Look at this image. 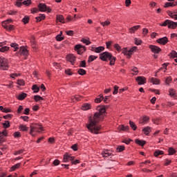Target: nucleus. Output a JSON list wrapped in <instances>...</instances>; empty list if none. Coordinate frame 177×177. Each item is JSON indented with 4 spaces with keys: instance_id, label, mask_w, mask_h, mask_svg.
<instances>
[{
    "instance_id": "1",
    "label": "nucleus",
    "mask_w": 177,
    "mask_h": 177,
    "mask_svg": "<svg viewBox=\"0 0 177 177\" xmlns=\"http://www.w3.org/2000/svg\"><path fill=\"white\" fill-rule=\"evenodd\" d=\"M97 110L93 115V116H90L88 118L89 124H87V128L91 131V133H95L97 135L99 131L102 129V125L97 124L100 121L104 120V117H107V112L106 110V105H100L96 108Z\"/></svg>"
},
{
    "instance_id": "2",
    "label": "nucleus",
    "mask_w": 177,
    "mask_h": 177,
    "mask_svg": "<svg viewBox=\"0 0 177 177\" xmlns=\"http://www.w3.org/2000/svg\"><path fill=\"white\" fill-rule=\"evenodd\" d=\"M100 59L102 62H109V66H114L115 64V60H117V58L113 56L111 53L107 51L100 53Z\"/></svg>"
},
{
    "instance_id": "3",
    "label": "nucleus",
    "mask_w": 177,
    "mask_h": 177,
    "mask_svg": "<svg viewBox=\"0 0 177 177\" xmlns=\"http://www.w3.org/2000/svg\"><path fill=\"white\" fill-rule=\"evenodd\" d=\"M43 131H44V127H42V125L39 124H30V135H31V136H35V134H34V132H42Z\"/></svg>"
},
{
    "instance_id": "4",
    "label": "nucleus",
    "mask_w": 177,
    "mask_h": 177,
    "mask_svg": "<svg viewBox=\"0 0 177 177\" xmlns=\"http://www.w3.org/2000/svg\"><path fill=\"white\" fill-rule=\"evenodd\" d=\"M8 59H5V57H0V70H8Z\"/></svg>"
},
{
    "instance_id": "5",
    "label": "nucleus",
    "mask_w": 177,
    "mask_h": 177,
    "mask_svg": "<svg viewBox=\"0 0 177 177\" xmlns=\"http://www.w3.org/2000/svg\"><path fill=\"white\" fill-rule=\"evenodd\" d=\"M74 50L77 52V55H82V53H85V52H86V47L81 44H76L75 46Z\"/></svg>"
},
{
    "instance_id": "6",
    "label": "nucleus",
    "mask_w": 177,
    "mask_h": 177,
    "mask_svg": "<svg viewBox=\"0 0 177 177\" xmlns=\"http://www.w3.org/2000/svg\"><path fill=\"white\" fill-rule=\"evenodd\" d=\"M37 8L39 12H47L48 13H50V12H52V9L46 6V4L43 3H39Z\"/></svg>"
},
{
    "instance_id": "7",
    "label": "nucleus",
    "mask_w": 177,
    "mask_h": 177,
    "mask_svg": "<svg viewBox=\"0 0 177 177\" xmlns=\"http://www.w3.org/2000/svg\"><path fill=\"white\" fill-rule=\"evenodd\" d=\"M149 48L151 50V52H152V53H154V55H158L160 53V52L162 51L161 48L156 45H149Z\"/></svg>"
},
{
    "instance_id": "8",
    "label": "nucleus",
    "mask_w": 177,
    "mask_h": 177,
    "mask_svg": "<svg viewBox=\"0 0 177 177\" xmlns=\"http://www.w3.org/2000/svg\"><path fill=\"white\" fill-rule=\"evenodd\" d=\"M136 80L137 81L138 85H145V84L147 82L146 77L143 76H138Z\"/></svg>"
},
{
    "instance_id": "9",
    "label": "nucleus",
    "mask_w": 177,
    "mask_h": 177,
    "mask_svg": "<svg viewBox=\"0 0 177 177\" xmlns=\"http://www.w3.org/2000/svg\"><path fill=\"white\" fill-rule=\"evenodd\" d=\"M157 44H159V45H167L168 44V37L167 36L159 38L156 40Z\"/></svg>"
},
{
    "instance_id": "10",
    "label": "nucleus",
    "mask_w": 177,
    "mask_h": 177,
    "mask_svg": "<svg viewBox=\"0 0 177 177\" xmlns=\"http://www.w3.org/2000/svg\"><path fill=\"white\" fill-rule=\"evenodd\" d=\"M19 53L23 56H28V50L26 46H22L19 48Z\"/></svg>"
},
{
    "instance_id": "11",
    "label": "nucleus",
    "mask_w": 177,
    "mask_h": 177,
    "mask_svg": "<svg viewBox=\"0 0 177 177\" xmlns=\"http://www.w3.org/2000/svg\"><path fill=\"white\" fill-rule=\"evenodd\" d=\"M75 56H74V55L73 54H68L66 56V60L67 62H69L70 63H71L72 66H74V64H75Z\"/></svg>"
},
{
    "instance_id": "12",
    "label": "nucleus",
    "mask_w": 177,
    "mask_h": 177,
    "mask_svg": "<svg viewBox=\"0 0 177 177\" xmlns=\"http://www.w3.org/2000/svg\"><path fill=\"white\" fill-rule=\"evenodd\" d=\"M3 136H8V131H6V129L3 130L2 132L0 131V144L5 142V138H3Z\"/></svg>"
},
{
    "instance_id": "13",
    "label": "nucleus",
    "mask_w": 177,
    "mask_h": 177,
    "mask_svg": "<svg viewBox=\"0 0 177 177\" xmlns=\"http://www.w3.org/2000/svg\"><path fill=\"white\" fill-rule=\"evenodd\" d=\"M12 21H13V20H12V19H8L6 21H2L1 22V26H2L3 28H5V30H6L8 27V25L9 24V23H12Z\"/></svg>"
},
{
    "instance_id": "14",
    "label": "nucleus",
    "mask_w": 177,
    "mask_h": 177,
    "mask_svg": "<svg viewBox=\"0 0 177 177\" xmlns=\"http://www.w3.org/2000/svg\"><path fill=\"white\" fill-rule=\"evenodd\" d=\"M56 21L57 23L59 22V23H62L63 24L66 23V21H64V17H63V15H56Z\"/></svg>"
},
{
    "instance_id": "15",
    "label": "nucleus",
    "mask_w": 177,
    "mask_h": 177,
    "mask_svg": "<svg viewBox=\"0 0 177 177\" xmlns=\"http://www.w3.org/2000/svg\"><path fill=\"white\" fill-rule=\"evenodd\" d=\"M139 28H140V25H137L130 28L129 32L130 34H135V32L138 31Z\"/></svg>"
},
{
    "instance_id": "16",
    "label": "nucleus",
    "mask_w": 177,
    "mask_h": 177,
    "mask_svg": "<svg viewBox=\"0 0 177 177\" xmlns=\"http://www.w3.org/2000/svg\"><path fill=\"white\" fill-rule=\"evenodd\" d=\"M136 49H138V47L133 46L131 48L129 49V50H128L127 59H131V56H132V54L133 53V52H135V50H136Z\"/></svg>"
},
{
    "instance_id": "17",
    "label": "nucleus",
    "mask_w": 177,
    "mask_h": 177,
    "mask_svg": "<svg viewBox=\"0 0 177 177\" xmlns=\"http://www.w3.org/2000/svg\"><path fill=\"white\" fill-rule=\"evenodd\" d=\"M92 109V105L88 103H84L82 106V110L86 111V110H91Z\"/></svg>"
},
{
    "instance_id": "18",
    "label": "nucleus",
    "mask_w": 177,
    "mask_h": 177,
    "mask_svg": "<svg viewBox=\"0 0 177 177\" xmlns=\"http://www.w3.org/2000/svg\"><path fill=\"white\" fill-rule=\"evenodd\" d=\"M135 143L136 145H138V146H141V147H143V146H145V145H146V140L136 139L135 140Z\"/></svg>"
},
{
    "instance_id": "19",
    "label": "nucleus",
    "mask_w": 177,
    "mask_h": 177,
    "mask_svg": "<svg viewBox=\"0 0 177 177\" xmlns=\"http://www.w3.org/2000/svg\"><path fill=\"white\" fill-rule=\"evenodd\" d=\"M142 132L145 133V135H146L147 136H149V135H150V132H151V127H145L142 129Z\"/></svg>"
},
{
    "instance_id": "20",
    "label": "nucleus",
    "mask_w": 177,
    "mask_h": 177,
    "mask_svg": "<svg viewBox=\"0 0 177 177\" xmlns=\"http://www.w3.org/2000/svg\"><path fill=\"white\" fill-rule=\"evenodd\" d=\"M118 129L120 131H123L124 132H127L129 131V126H124V124H120L118 127Z\"/></svg>"
},
{
    "instance_id": "21",
    "label": "nucleus",
    "mask_w": 177,
    "mask_h": 177,
    "mask_svg": "<svg viewBox=\"0 0 177 177\" xmlns=\"http://www.w3.org/2000/svg\"><path fill=\"white\" fill-rule=\"evenodd\" d=\"M46 17V16H45V14H41L40 15L39 17H35L36 23H39V21H42V20H45Z\"/></svg>"
},
{
    "instance_id": "22",
    "label": "nucleus",
    "mask_w": 177,
    "mask_h": 177,
    "mask_svg": "<svg viewBox=\"0 0 177 177\" xmlns=\"http://www.w3.org/2000/svg\"><path fill=\"white\" fill-rule=\"evenodd\" d=\"M26 97H27V93H21L17 97V99H18V100H24Z\"/></svg>"
},
{
    "instance_id": "23",
    "label": "nucleus",
    "mask_w": 177,
    "mask_h": 177,
    "mask_svg": "<svg viewBox=\"0 0 177 177\" xmlns=\"http://www.w3.org/2000/svg\"><path fill=\"white\" fill-rule=\"evenodd\" d=\"M151 82L153 84V85H160V80L156 78V77H152L151 78Z\"/></svg>"
},
{
    "instance_id": "24",
    "label": "nucleus",
    "mask_w": 177,
    "mask_h": 177,
    "mask_svg": "<svg viewBox=\"0 0 177 177\" xmlns=\"http://www.w3.org/2000/svg\"><path fill=\"white\" fill-rule=\"evenodd\" d=\"M103 99H104V97H103L102 94H100L98 95V97L95 99V103H102V102H103Z\"/></svg>"
},
{
    "instance_id": "25",
    "label": "nucleus",
    "mask_w": 177,
    "mask_h": 177,
    "mask_svg": "<svg viewBox=\"0 0 177 177\" xmlns=\"http://www.w3.org/2000/svg\"><path fill=\"white\" fill-rule=\"evenodd\" d=\"M177 27V22H174V21H170V24L168 26V28H171L172 30H175Z\"/></svg>"
},
{
    "instance_id": "26",
    "label": "nucleus",
    "mask_w": 177,
    "mask_h": 177,
    "mask_svg": "<svg viewBox=\"0 0 177 177\" xmlns=\"http://www.w3.org/2000/svg\"><path fill=\"white\" fill-rule=\"evenodd\" d=\"M176 154V150L174 147H169L168 149V156H174Z\"/></svg>"
},
{
    "instance_id": "27",
    "label": "nucleus",
    "mask_w": 177,
    "mask_h": 177,
    "mask_svg": "<svg viewBox=\"0 0 177 177\" xmlns=\"http://www.w3.org/2000/svg\"><path fill=\"white\" fill-rule=\"evenodd\" d=\"M168 56H169L170 59H175L177 57V53L174 50H172Z\"/></svg>"
},
{
    "instance_id": "28",
    "label": "nucleus",
    "mask_w": 177,
    "mask_h": 177,
    "mask_svg": "<svg viewBox=\"0 0 177 177\" xmlns=\"http://www.w3.org/2000/svg\"><path fill=\"white\" fill-rule=\"evenodd\" d=\"M21 21L24 24H28V23H30V17L28 15L24 16Z\"/></svg>"
},
{
    "instance_id": "29",
    "label": "nucleus",
    "mask_w": 177,
    "mask_h": 177,
    "mask_svg": "<svg viewBox=\"0 0 177 177\" xmlns=\"http://www.w3.org/2000/svg\"><path fill=\"white\" fill-rule=\"evenodd\" d=\"M104 50V46H98L95 48V53H102Z\"/></svg>"
},
{
    "instance_id": "30",
    "label": "nucleus",
    "mask_w": 177,
    "mask_h": 177,
    "mask_svg": "<svg viewBox=\"0 0 177 177\" xmlns=\"http://www.w3.org/2000/svg\"><path fill=\"white\" fill-rule=\"evenodd\" d=\"M129 125L131 129H133V131H136V129H138V126H136V124H135L131 120H129Z\"/></svg>"
},
{
    "instance_id": "31",
    "label": "nucleus",
    "mask_w": 177,
    "mask_h": 177,
    "mask_svg": "<svg viewBox=\"0 0 177 177\" xmlns=\"http://www.w3.org/2000/svg\"><path fill=\"white\" fill-rule=\"evenodd\" d=\"M171 24V20L166 19L162 24H160V26L161 27H167V26H169Z\"/></svg>"
},
{
    "instance_id": "32",
    "label": "nucleus",
    "mask_w": 177,
    "mask_h": 177,
    "mask_svg": "<svg viewBox=\"0 0 177 177\" xmlns=\"http://www.w3.org/2000/svg\"><path fill=\"white\" fill-rule=\"evenodd\" d=\"M163 154H164V151H161V150H156L153 153L154 157H158V156H163Z\"/></svg>"
},
{
    "instance_id": "33",
    "label": "nucleus",
    "mask_w": 177,
    "mask_h": 177,
    "mask_svg": "<svg viewBox=\"0 0 177 177\" xmlns=\"http://www.w3.org/2000/svg\"><path fill=\"white\" fill-rule=\"evenodd\" d=\"M97 59V56L96 55H90L88 58V63H92L94 60H96Z\"/></svg>"
},
{
    "instance_id": "34",
    "label": "nucleus",
    "mask_w": 177,
    "mask_h": 177,
    "mask_svg": "<svg viewBox=\"0 0 177 177\" xmlns=\"http://www.w3.org/2000/svg\"><path fill=\"white\" fill-rule=\"evenodd\" d=\"M68 160H70V156L68 153H64L62 162H68Z\"/></svg>"
},
{
    "instance_id": "35",
    "label": "nucleus",
    "mask_w": 177,
    "mask_h": 177,
    "mask_svg": "<svg viewBox=\"0 0 177 177\" xmlns=\"http://www.w3.org/2000/svg\"><path fill=\"white\" fill-rule=\"evenodd\" d=\"M77 74H79V75H86V71H85V69H84V68H80L77 71Z\"/></svg>"
},
{
    "instance_id": "36",
    "label": "nucleus",
    "mask_w": 177,
    "mask_h": 177,
    "mask_svg": "<svg viewBox=\"0 0 177 177\" xmlns=\"http://www.w3.org/2000/svg\"><path fill=\"white\" fill-rule=\"evenodd\" d=\"M3 128L6 129L7 128H10V122L8 120H6L4 123H3Z\"/></svg>"
},
{
    "instance_id": "37",
    "label": "nucleus",
    "mask_w": 177,
    "mask_h": 177,
    "mask_svg": "<svg viewBox=\"0 0 177 177\" xmlns=\"http://www.w3.org/2000/svg\"><path fill=\"white\" fill-rule=\"evenodd\" d=\"M32 89L34 92V93H38L39 92V87H38V85L35 84L32 86Z\"/></svg>"
},
{
    "instance_id": "38",
    "label": "nucleus",
    "mask_w": 177,
    "mask_h": 177,
    "mask_svg": "<svg viewBox=\"0 0 177 177\" xmlns=\"http://www.w3.org/2000/svg\"><path fill=\"white\" fill-rule=\"evenodd\" d=\"M19 129L20 131H22V132H26V131H28V127L26 125L20 124Z\"/></svg>"
},
{
    "instance_id": "39",
    "label": "nucleus",
    "mask_w": 177,
    "mask_h": 177,
    "mask_svg": "<svg viewBox=\"0 0 177 177\" xmlns=\"http://www.w3.org/2000/svg\"><path fill=\"white\" fill-rule=\"evenodd\" d=\"M34 100L35 102H39L40 100H45V99L44 97H41V95H37L34 96Z\"/></svg>"
},
{
    "instance_id": "40",
    "label": "nucleus",
    "mask_w": 177,
    "mask_h": 177,
    "mask_svg": "<svg viewBox=\"0 0 177 177\" xmlns=\"http://www.w3.org/2000/svg\"><path fill=\"white\" fill-rule=\"evenodd\" d=\"M21 163H17L13 166H12L10 171H16V169H19L20 168V165Z\"/></svg>"
},
{
    "instance_id": "41",
    "label": "nucleus",
    "mask_w": 177,
    "mask_h": 177,
    "mask_svg": "<svg viewBox=\"0 0 177 177\" xmlns=\"http://www.w3.org/2000/svg\"><path fill=\"white\" fill-rule=\"evenodd\" d=\"M81 42H83V44H85L86 45H91V44H92V42L91 41V40L89 39H86L85 38H82L81 39Z\"/></svg>"
},
{
    "instance_id": "42",
    "label": "nucleus",
    "mask_w": 177,
    "mask_h": 177,
    "mask_svg": "<svg viewBox=\"0 0 177 177\" xmlns=\"http://www.w3.org/2000/svg\"><path fill=\"white\" fill-rule=\"evenodd\" d=\"M11 48H15V52H17V50H19V44L17 43H12L10 44Z\"/></svg>"
},
{
    "instance_id": "43",
    "label": "nucleus",
    "mask_w": 177,
    "mask_h": 177,
    "mask_svg": "<svg viewBox=\"0 0 177 177\" xmlns=\"http://www.w3.org/2000/svg\"><path fill=\"white\" fill-rule=\"evenodd\" d=\"M17 84L20 86H24V85H26V82L24 81V80L20 79L17 80Z\"/></svg>"
},
{
    "instance_id": "44",
    "label": "nucleus",
    "mask_w": 177,
    "mask_h": 177,
    "mask_svg": "<svg viewBox=\"0 0 177 177\" xmlns=\"http://www.w3.org/2000/svg\"><path fill=\"white\" fill-rule=\"evenodd\" d=\"M171 82H172V77H171V76L167 77L165 79V84L167 85H169V84H171Z\"/></svg>"
},
{
    "instance_id": "45",
    "label": "nucleus",
    "mask_w": 177,
    "mask_h": 177,
    "mask_svg": "<svg viewBox=\"0 0 177 177\" xmlns=\"http://www.w3.org/2000/svg\"><path fill=\"white\" fill-rule=\"evenodd\" d=\"M116 150H118V153H121L125 150V147L124 145H120L116 148Z\"/></svg>"
},
{
    "instance_id": "46",
    "label": "nucleus",
    "mask_w": 177,
    "mask_h": 177,
    "mask_svg": "<svg viewBox=\"0 0 177 177\" xmlns=\"http://www.w3.org/2000/svg\"><path fill=\"white\" fill-rule=\"evenodd\" d=\"M175 6V3L167 2L164 5V8H169Z\"/></svg>"
},
{
    "instance_id": "47",
    "label": "nucleus",
    "mask_w": 177,
    "mask_h": 177,
    "mask_svg": "<svg viewBox=\"0 0 177 177\" xmlns=\"http://www.w3.org/2000/svg\"><path fill=\"white\" fill-rule=\"evenodd\" d=\"M79 67L85 68L86 67V61H81Z\"/></svg>"
},
{
    "instance_id": "48",
    "label": "nucleus",
    "mask_w": 177,
    "mask_h": 177,
    "mask_svg": "<svg viewBox=\"0 0 177 177\" xmlns=\"http://www.w3.org/2000/svg\"><path fill=\"white\" fill-rule=\"evenodd\" d=\"M113 48H115V49L117 50V52H121L122 49H121V46L118 44H115L113 46Z\"/></svg>"
},
{
    "instance_id": "49",
    "label": "nucleus",
    "mask_w": 177,
    "mask_h": 177,
    "mask_svg": "<svg viewBox=\"0 0 177 177\" xmlns=\"http://www.w3.org/2000/svg\"><path fill=\"white\" fill-rule=\"evenodd\" d=\"M8 50H9V47L6 46H3L0 48V52H1L2 53H3L4 52H8Z\"/></svg>"
},
{
    "instance_id": "50",
    "label": "nucleus",
    "mask_w": 177,
    "mask_h": 177,
    "mask_svg": "<svg viewBox=\"0 0 177 177\" xmlns=\"http://www.w3.org/2000/svg\"><path fill=\"white\" fill-rule=\"evenodd\" d=\"M81 97H82V96L76 95V96L72 97L71 100H72V102H74V99H75L76 102H80V100H81Z\"/></svg>"
},
{
    "instance_id": "51",
    "label": "nucleus",
    "mask_w": 177,
    "mask_h": 177,
    "mask_svg": "<svg viewBox=\"0 0 177 177\" xmlns=\"http://www.w3.org/2000/svg\"><path fill=\"white\" fill-rule=\"evenodd\" d=\"M3 118H4V120H12V118H13V115L12 114H7V115L3 116Z\"/></svg>"
},
{
    "instance_id": "52",
    "label": "nucleus",
    "mask_w": 177,
    "mask_h": 177,
    "mask_svg": "<svg viewBox=\"0 0 177 177\" xmlns=\"http://www.w3.org/2000/svg\"><path fill=\"white\" fill-rule=\"evenodd\" d=\"M135 41V45L139 46V45H142V39H138V38H135L134 39Z\"/></svg>"
},
{
    "instance_id": "53",
    "label": "nucleus",
    "mask_w": 177,
    "mask_h": 177,
    "mask_svg": "<svg viewBox=\"0 0 177 177\" xmlns=\"http://www.w3.org/2000/svg\"><path fill=\"white\" fill-rule=\"evenodd\" d=\"M101 26H102V27H105V26H109L111 24L110 21H105L104 22H101L100 23Z\"/></svg>"
},
{
    "instance_id": "54",
    "label": "nucleus",
    "mask_w": 177,
    "mask_h": 177,
    "mask_svg": "<svg viewBox=\"0 0 177 177\" xmlns=\"http://www.w3.org/2000/svg\"><path fill=\"white\" fill-rule=\"evenodd\" d=\"M13 136L14 138H21V133L19 131H15L14 133H13Z\"/></svg>"
},
{
    "instance_id": "55",
    "label": "nucleus",
    "mask_w": 177,
    "mask_h": 177,
    "mask_svg": "<svg viewBox=\"0 0 177 177\" xmlns=\"http://www.w3.org/2000/svg\"><path fill=\"white\" fill-rule=\"evenodd\" d=\"M6 30L7 31H13L15 30V25H9Z\"/></svg>"
},
{
    "instance_id": "56",
    "label": "nucleus",
    "mask_w": 177,
    "mask_h": 177,
    "mask_svg": "<svg viewBox=\"0 0 177 177\" xmlns=\"http://www.w3.org/2000/svg\"><path fill=\"white\" fill-rule=\"evenodd\" d=\"M118 89H120V87L117 85L114 86V91L113 92V95H117V93H118Z\"/></svg>"
},
{
    "instance_id": "57",
    "label": "nucleus",
    "mask_w": 177,
    "mask_h": 177,
    "mask_svg": "<svg viewBox=\"0 0 177 177\" xmlns=\"http://www.w3.org/2000/svg\"><path fill=\"white\" fill-rule=\"evenodd\" d=\"M23 5H25V6H30V5H31V0H26V1H24L23 3H22Z\"/></svg>"
},
{
    "instance_id": "58",
    "label": "nucleus",
    "mask_w": 177,
    "mask_h": 177,
    "mask_svg": "<svg viewBox=\"0 0 177 177\" xmlns=\"http://www.w3.org/2000/svg\"><path fill=\"white\" fill-rule=\"evenodd\" d=\"M55 39H56V41H63V39H64V37H62V35H58L56 36Z\"/></svg>"
},
{
    "instance_id": "59",
    "label": "nucleus",
    "mask_w": 177,
    "mask_h": 177,
    "mask_svg": "<svg viewBox=\"0 0 177 177\" xmlns=\"http://www.w3.org/2000/svg\"><path fill=\"white\" fill-rule=\"evenodd\" d=\"M110 156H111V153L107 152V151H104L102 153V157H104V158L110 157Z\"/></svg>"
},
{
    "instance_id": "60",
    "label": "nucleus",
    "mask_w": 177,
    "mask_h": 177,
    "mask_svg": "<svg viewBox=\"0 0 177 177\" xmlns=\"http://www.w3.org/2000/svg\"><path fill=\"white\" fill-rule=\"evenodd\" d=\"M169 95L171 97H174V96H175V90L174 88L169 89Z\"/></svg>"
},
{
    "instance_id": "61",
    "label": "nucleus",
    "mask_w": 177,
    "mask_h": 177,
    "mask_svg": "<svg viewBox=\"0 0 177 177\" xmlns=\"http://www.w3.org/2000/svg\"><path fill=\"white\" fill-rule=\"evenodd\" d=\"M149 120H150V118L149 116H147V115H145L142 118V121L144 122H149Z\"/></svg>"
},
{
    "instance_id": "62",
    "label": "nucleus",
    "mask_w": 177,
    "mask_h": 177,
    "mask_svg": "<svg viewBox=\"0 0 177 177\" xmlns=\"http://www.w3.org/2000/svg\"><path fill=\"white\" fill-rule=\"evenodd\" d=\"M66 35H69L70 37H73L74 35V30H68L66 32Z\"/></svg>"
},
{
    "instance_id": "63",
    "label": "nucleus",
    "mask_w": 177,
    "mask_h": 177,
    "mask_svg": "<svg viewBox=\"0 0 177 177\" xmlns=\"http://www.w3.org/2000/svg\"><path fill=\"white\" fill-rule=\"evenodd\" d=\"M53 165L55 167H57V165H59L60 164V160H59V159H55L53 162Z\"/></svg>"
},
{
    "instance_id": "64",
    "label": "nucleus",
    "mask_w": 177,
    "mask_h": 177,
    "mask_svg": "<svg viewBox=\"0 0 177 177\" xmlns=\"http://www.w3.org/2000/svg\"><path fill=\"white\" fill-rule=\"evenodd\" d=\"M65 74H66V75H73V72H71V69H67L65 70Z\"/></svg>"
}]
</instances>
